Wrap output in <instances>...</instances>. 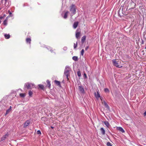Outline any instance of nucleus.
<instances>
[{"mask_svg": "<svg viewBox=\"0 0 146 146\" xmlns=\"http://www.w3.org/2000/svg\"><path fill=\"white\" fill-rule=\"evenodd\" d=\"M3 23L4 25H6L7 24V19H5L3 22Z\"/></svg>", "mask_w": 146, "mask_h": 146, "instance_id": "bb28decb", "label": "nucleus"}, {"mask_svg": "<svg viewBox=\"0 0 146 146\" xmlns=\"http://www.w3.org/2000/svg\"><path fill=\"white\" fill-rule=\"evenodd\" d=\"M77 75L79 77H80L81 76V73L80 71H79L77 72Z\"/></svg>", "mask_w": 146, "mask_h": 146, "instance_id": "c85d7f7f", "label": "nucleus"}, {"mask_svg": "<svg viewBox=\"0 0 146 146\" xmlns=\"http://www.w3.org/2000/svg\"><path fill=\"white\" fill-rule=\"evenodd\" d=\"M113 64V65L117 67L120 68L122 67V66L119 65L117 62L116 61L115 59H113L112 60Z\"/></svg>", "mask_w": 146, "mask_h": 146, "instance_id": "39448f33", "label": "nucleus"}, {"mask_svg": "<svg viewBox=\"0 0 146 146\" xmlns=\"http://www.w3.org/2000/svg\"><path fill=\"white\" fill-rule=\"evenodd\" d=\"M6 39H9L10 37V36L9 34H5L4 35Z\"/></svg>", "mask_w": 146, "mask_h": 146, "instance_id": "a211bd4d", "label": "nucleus"}, {"mask_svg": "<svg viewBox=\"0 0 146 146\" xmlns=\"http://www.w3.org/2000/svg\"><path fill=\"white\" fill-rule=\"evenodd\" d=\"M35 87L34 84L30 83H27L25 84L24 89L26 90H27L31 89Z\"/></svg>", "mask_w": 146, "mask_h": 146, "instance_id": "f03ea898", "label": "nucleus"}, {"mask_svg": "<svg viewBox=\"0 0 146 146\" xmlns=\"http://www.w3.org/2000/svg\"><path fill=\"white\" fill-rule=\"evenodd\" d=\"M80 33L77 30L76 31V37L77 38H78L80 37Z\"/></svg>", "mask_w": 146, "mask_h": 146, "instance_id": "6e6552de", "label": "nucleus"}, {"mask_svg": "<svg viewBox=\"0 0 146 146\" xmlns=\"http://www.w3.org/2000/svg\"><path fill=\"white\" fill-rule=\"evenodd\" d=\"M88 48L89 47L88 46H86L85 48V50H87Z\"/></svg>", "mask_w": 146, "mask_h": 146, "instance_id": "4c0bfd02", "label": "nucleus"}, {"mask_svg": "<svg viewBox=\"0 0 146 146\" xmlns=\"http://www.w3.org/2000/svg\"><path fill=\"white\" fill-rule=\"evenodd\" d=\"M106 145L107 146H112L111 143L110 142H108Z\"/></svg>", "mask_w": 146, "mask_h": 146, "instance_id": "c756f323", "label": "nucleus"}, {"mask_svg": "<svg viewBox=\"0 0 146 146\" xmlns=\"http://www.w3.org/2000/svg\"><path fill=\"white\" fill-rule=\"evenodd\" d=\"M86 36H83L82 38L81 41L82 42H83L86 40Z\"/></svg>", "mask_w": 146, "mask_h": 146, "instance_id": "f3484780", "label": "nucleus"}, {"mask_svg": "<svg viewBox=\"0 0 146 146\" xmlns=\"http://www.w3.org/2000/svg\"><path fill=\"white\" fill-rule=\"evenodd\" d=\"M70 70V68L69 66H66L64 70V74L66 76V78L68 80V77L69 75V71Z\"/></svg>", "mask_w": 146, "mask_h": 146, "instance_id": "7ed1b4c3", "label": "nucleus"}, {"mask_svg": "<svg viewBox=\"0 0 146 146\" xmlns=\"http://www.w3.org/2000/svg\"><path fill=\"white\" fill-rule=\"evenodd\" d=\"M105 125L107 126V127L109 128L110 126V124L109 122L107 121H104L103 122Z\"/></svg>", "mask_w": 146, "mask_h": 146, "instance_id": "f8f14e48", "label": "nucleus"}, {"mask_svg": "<svg viewBox=\"0 0 146 146\" xmlns=\"http://www.w3.org/2000/svg\"><path fill=\"white\" fill-rule=\"evenodd\" d=\"M29 96L31 97L33 94V92L31 91L30 90L29 91Z\"/></svg>", "mask_w": 146, "mask_h": 146, "instance_id": "cd10ccee", "label": "nucleus"}, {"mask_svg": "<svg viewBox=\"0 0 146 146\" xmlns=\"http://www.w3.org/2000/svg\"><path fill=\"white\" fill-rule=\"evenodd\" d=\"M46 82L47 83V86H48L49 88H50V82L49 80H47L46 81Z\"/></svg>", "mask_w": 146, "mask_h": 146, "instance_id": "393cba45", "label": "nucleus"}, {"mask_svg": "<svg viewBox=\"0 0 146 146\" xmlns=\"http://www.w3.org/2000/svg\"><path fill=\"white\" fill-rule=\"evenodd\" d=\"M37 133L38 134V135H40V134H41V131L40 130H38L37 131Z\"/></svg>", "mask_w": 146, "mask_h": 146, "instance_id": "72a5a7b5", "label": "nucleus"}, {"mask_svg": "<svg viewBox=\"0 0 146 146\" xmlns=\"http://www.w3.org/2000/svg\"><path fill=\"white\" fill-rule=\"evenodd\" d=\"M63 49L64 50H66L67 49V47H64L63 48Z\"/></svg>", "mask_w": 146, "mask_h": 146, "instance_id": "e433bc0d", "label": "nucleus"}, {"mask_svg": "<svg viewBox=\"0 0 146 146\" xmlns=\"http://www.w3.org/2000/svg\"><path fill=\"white\" fill-rule=\"evenodd\" d=\"M30 123V122L29 121H27L24 123V127H26L28 126Z\"/></svg>", "mask_w": 146, "mask_h": 146, "instance_id": "4468645a", "label": "nucleus"}, {"mask_svg": "<svg viewBox=\"0 0 146 146\" xmlns=\"http://www.w3.org/2000/svg\"><path fill=\"white\" fill-rule=\"evenodd\" d=\"M144 115L145 116L146 115V111H145L144 113Z\"/></svg>", "mask_w": 146, "mask_h": 146, "instance_id": "ea45409f", "label": "nucleus"}, {"mask_svg": "<svg viewBox=\"0 0 146 146\" xmlns=\"http://www.w3.org/2000/svg\"><path fill=\"white\" fill-rule=\"evenodd\" d=\"M55 83L58 86H60V83L59 81L55 80L54 81Z\"/></svg>", "mask_w": 146, "mask_h": 146, "instance_id": "dca6fc26", "label": "nucleus"}, {"mask_svg": "<svg viewBox=\"0 0 146 146\" xmlns=\"http://www.w3.org/2000/svg\"><path fill=\"white\" fill-rule=\"evenodd\" d=\"M48 48V50H50L51 52H53V50H52V48L50 47H49V48Z\"/></svg>", "mask_w": 146, "mask_h": 146, "instance_id": "473e14b6", "label": "nucleus"}, {"mask_svg": "<svg viewBox=\"0 0 146 146\" xmlns=\"http://www.w3.org/2000/svg\"><path fill=\"white\" fill-rule=\"evenodd\" d=\"M95 96L96 98H99L100 97V95L99 93L98 92H97V93L96 94V93H95Z\"/></svg>", "mask_w": 146, "mask_h": 146, "instance_id": "6ab92c4d", "label": "nucleus"}, {"mask_svg": "<svg viewBox=\"0 0 146 146\" xmlns=\"http://www.w3.org/2000/svg\"><path fill=\"white\" fill-rule=\"evenodd\" d=\"M72 59L74 61H76L78 59V58L76 56H74L72 57Z\"/></svg>", "mask_w": 146, "mask_h": 146, "instance_id": "b1692460", "label": "nucleus"}, {"mask_svg": "<svg viewBox=\"0 0 146 146\" xmlns=\"http://www.w3.org/2000/svg\"><path fill=\"white\" fill-rule=\"evenodd\" d=\"M69 13V12L68 11H67L65 13L63 17L64 19H66L67 18L68 15Z\"/></svg>", "mask_w": 146, "mask_h": 146, "instance_id": "ddd939ff", "label": "nucleus"}, {"mask_svg": "<svg viewBox=\"0 0 146 146\" xmlns=\"http://www.w3.org/2000/svg\"><path fill=\"white\" fill-rule=\"evenodd\" d=\"M11 108H12V107H11V106L9 107V109H10V110H11Z\"/></svg>", "mask_w": 146, "mask_h": 146, "instance_id": "58836bf2", "label": "nucleus"}, {"mask_svg": "<svg viewBox=\"0 0 146 146\" xmlns=\"http://www.w3.org/2000/svg\"><path fill=\"white\" fill-rule=\"evenodd\" d=\"M77 46V42H76V44H75V43H74V48H76Z\"/></svg>", "mask_w": 146, "mask_h": 146, "instance_id": "2f4dec72", "label": "nucleus"}, {"mask_svg": "<svg viewBox=\"0 0 146 146\" xmlns=\"http://www.w3.org/2000/svg\"><path fill=\"white\" fill-rule=\"evenodd\" d=\"M84 78H86L87 77L85 73H84Z\"/></svg>", "mask_w": 146, "mask_h": 146, "instance_id": "f704fd0d", "label": "nucleus"}, {"mask_svg": "<svg viewBox=\"0 0 146 146\" xmlns=\"http://www.w3.org/2000/svg\"><path fill=\"white\" fill-rule=\"evenodd\" d=\"M19 95L20 97L22 98L25 97L26 96L25 94L24 93H20L19 94Z\"/></svg>", "mask_w": 146, "mask_h": 146, "instance_id": "4be33fe9", "label": "nucleus"}, {"mask_svg": "<svg viewBox=\"0 0 146 146\" xmlns=\"http://www.w3.org/2000/svg\"><path fill=\"white\" fill-rule=\"evenodd\" d=\"M8 133H7L5 135H4L3 137H2L1 138V141L5 140L9 136Z\"/></svg>", "mask_w": 146, "mask_h": 146, "instance_id": "423d86ee", "label": "nucleus"}, {"mask_svg": "<svg viewBox=\"0 0 146 146\" xmlns=\"http://www.w3.org/2000/svg\"><path fill=\"white\" fill-rule=\"evenodd\" d=\"M31 39L30 38H28L26 39V41L27 43H29L30 44L31 43Z\"/></svg>", "mask_w": 146, "mask_h": 146, "instance_id": "2eb2a0df", "label": "nucleus"}, {"mask_svg": "<svg viewBox=\"0 0 146 146\" xmlns=\"http://www.w3.org/2000/svg\"><path fill=\"white\" fill-rule=\"evenodd\" d=\"M100 130L101 131L102 134L104 135L105 133V131L103 128L102 127L100 129Z\"/></svg>", "mask_w": 146, "mask_h": 146, "instance_id": "9d476101", "label": "nucleus"}, {"mask_svg": "<svg viewBox=\"0 0 146 146\" xmlns=\"http://www.w3.org/2000/svg\"><path fill=\"white\" fill-rule=\"evenodd\" d=\"M2 17H0V19H2Z\"/></svg>", "mask_w": 146, "mask_h": 146, "instance_id": "a19ab883", "label": "nucleus"}, {"mask_svg": "<svg viewBox=\"0 0 146 146\" xmlns=\"http://www.w3.org/2000/svg\"><path fill=\"white\" fill-rule=\"evenodd\" d=\"M8 12L9 13V14L10 16L11 17L12 16L11 15H12V13L9 10L8 11Z\"/></svg>", "mask_w": 146, "mask_h": 146, "instance_id": "c9c22d12", "label": "nucleus"}, {"mask_svg": "<svg viewBox=\"0 0 146 146\" xmlns=\"http://www.w3.org/2000/svg\"><path fill=\"white\" fill-rule=\"evenodd\" d=\"M117 129L118 130L121 131L122 133H124L125 132L124 130L123 129V128L121 127H117Z\"/></svg>", "mask_w": 146, "mask_h": 146, "instance_id": "1a4fd4ad", "label": "nucleus"}, {"mask_svg": "<svg viewBox=\"0 0 146 146\" xmlns=\"http://www.w3.org/2000/svg\"><path fill=\"white\" fill-rule=\"evenodd\" d=\"M11 111V110H10L9 109H8L6 110V113L5 114V115H6L8 114L10 111Z\"/></svg>", "mask_w": 146, "mask_h": 146, "instance_id": "412c9836", "label": "nucleus"}, {"mask_svg": "<svg viewBox=\"0 0 146 146\" xmlns=\"http://www.w3.org/2000/svg\"><path fill=\"white\" fill-rule=\"evenodd\" d=\"M38 86L41 89L43 90L44 88V86L43 85H41V84H39L38 85Z\"/></svg>", "mask_w": 146, "mask_h": 146, "instance_id": "aec40b11", "label": "nucleus"}, {"mask_svg": "<svg viewBox=\"0 0 146 146\" xmlns=\"http://www.w3.org/2000/svg\"><path fill=\"white\" fill-rule=\"evenodd\" d=\"M51 128H53V127H51Z\"/></svg>", "mask_w": 146, "mask_h": 146, "instance_id": "79ce46f5", "label": "nucleus"}, {"mask_svg": "<svg viewBox=\"0 0 146 146\" xmlns=\"http://www.w3.org/2000/svg\"><path fill=\"white\" fill-rule=\"evenodd\" d=\"M78 22H76L74 23L73 25V27L74 28L76 29L77 27V26L78 25Z\"/></svg>", "mask_w": 146, "mask_h": 146, "instance_id": "9b49d317", "label": "nucleus"}, {"mask_svg": "<svg viewBox=\"0 0 146 146\" xmlns=\"http://www.w3.org/2000/svg\"><path fill=\"white\" fill-rule=\"evenodd\" d=\"M78 89L81 93L82 94L84 93V89L82 86H78Z\"/></svg>", "mask_w": 146, "mask_h": 146, "instance_id": "0eeeda50", "label": "nucleus"}, {"mask_svg": "<svg viewBox=\"0 0 146 146\" xmlns=\"http://www.w3.org/2000/svg\"><path fill=\"white\" fill-rule=\"evenodd\" d=\"M104 91L106 93H109L110 92L109 90L107 88H104Z\"/></svg>", "mask_w": 146, "mask_h": 146, "instance_id": "a878e982", "label": "nucleus"}, {"mask_svg": "<svg viewBox=\"0 0 146 146\" xmlns=\"http://www.w3.org/2000/svg\"><path fill=\"white\" fill-rule=\"evenodd\" d=\"M3 3H4L3 4L4 7H9L10 5V3H11L9 1H8L7 0H1V3L3 4Z\"/></svg>", "mask_w": 146, "mask_h": 146, "instance_id": "20e7f679", "label": "nucleus"}, {"mask_svg": "<svg viewBox=\"0 0 146 146\" xmlns=\"http://www.w3.org/2000/svg\"><path fill=\"white\" fill-rule=\"evenodd\" d=\"M104 102V106L106 107L107 108H109V107L108 106V104H107V103H106V102H105V101H104L103 102Z\"/></svg>", "mask_w": 146, "mask_h": 146, "instance_id": "5701e85b", "label": "nucleus"}, {"mask_svg": "<svg viewBox=\"0 0 146 146\" xmlns=\"http://www.w3.org/2000/svg\"><path fill=\"white\" fill-rule=\"evenodd\" d=\"M84 50L83 49H82V50H81V55L82 56H83L84 54Z\"/></svg>", "mask_w": 146, "mask_h": 146, "instance_id": "7c9ffc66", "label": "nucleus"}, {"mask_svg": "<svg viewBox=\"0 0 146 146\" xmlns=\"http://www.w3.org/2000/svg\"><path fill=\"white\" fill-rule=\"evenodd\" d=\"M76 7L74 5H72L70 7V11L71 17L76 13Z\"/></svg>", "mask_w": 146, "mask_h": 146, "instance_id": "f257e3e1", "label": "nucleus"}]
</instances>
